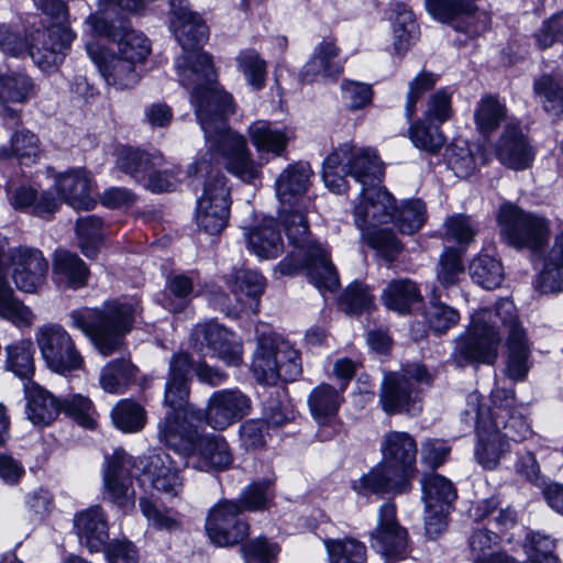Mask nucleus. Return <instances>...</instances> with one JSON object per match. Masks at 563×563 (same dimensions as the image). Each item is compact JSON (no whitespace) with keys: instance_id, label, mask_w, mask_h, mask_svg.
Segmentation results:
<instances>
[{"instance_id":"f257e3e1","label":"nucleus","mask_w":563,"mask_h":563,"mask_svg":"<svg viewBox=\"0 0 563 563\" xmlns=\"http://www.w3.org/2000/svg\"><path fill=\"white\" fill-rule=\"evenodd\" d=\"M176 71L180 85L190 90V101L209 150L224 159L228 172L243 181H254L261 167L253 161L244 136L227 125L225 118L234 112V104L216 80L210 55L202 51L184 52L176 59Z\"/></svg>"},{"instance_id":"f03ea898","label":"nucleus","mask_w":563,"mask_h":563,"mask_svg":"<svg viewBox=\"0 0 563 563\" xmlns=\"http://www.w3.org/2000/svg\"><path fill=\"white\" fill-rule=\"evenodd\" d=\"M497 320L508 331L505 374L514 382L523 380L530 371V347L516 306L509 299L498 300L494 311L482 308L473 314L471 332L456 341L454 361L459 366L474 362L493 364L497 360L500 341Z\"/></svg>"},{"instance_id":"7ed1b4c3","label":"nucleus","mask_w":563,"mask_h":563,"mask_svg":"<svg viewBox=\"0 0 563 563\" xmlns=\"http://www.w3.org/2000/svg\"><path fill=\"white\" fill-rule=\"evenodd\" d=\"M137 303L112 300L100 308L84 307L69 312L70 325L82 331L102 356L119 352L125 335L132 330Z\"/></svg>"},{"instance_id":"20e7f679","label":"nucleus","mask_w":563,"mask_h":563,"mask_svg":"<svg viewBox=\"0 0 563 563\" xmlns=\"http://www.w3.org/2000/svg\"><path fill=\"white\" fill-rule=\"evenodd\" d=\"M194 427L180 422L174 413L165 416L158 424V438L166 446L187 456L192 467L205 471H223L233 462L229 443L222 435L205 434L192 438Z\"/></svg>"},{"instance_id":"39448f33","label":"nucleus","mask_w":563,"mask_h":563,"mask_svg":"<svg viewBox=\"0 0 563 563\" xmlns=\"http://www.w3.org/2000/svg\"><path fill=\"white\" fill-rule=\"evenodd\" d=\"M383 175V165L376 153L371 148L357 147L353 143H344L331 152L323 163V180L325 186L335 194L347 189L350 176L362 188L375 186Z\"/></svg>"},{"instance_id":"423d86ee","label":"nucleus","mask_w":563,"mask_h":563,"mask_svg":"<svg viewBox=\"0 0 563 563\" xmlns=\"http://www.w3.org/2000/svg\"><path fill=\"white\" fill-rule=\"evenodd\" d=\"M256 347L251 369L261 384L276 385L279 380H295L301 375L298 352L267 327L256 329Z\"/></svg>"},{"instance_id":"0eeeda50","label":"nucleus","mask_w":563,"mask_h":563,"mask_svg":"<svg viewBox=\"0 0 563 563\" xmlns=\"http://www.w3.org/2000/svg\"><path fill=\"white\" fill-rule=\"evenodd\" d=\"M75 35L65 25L54 24L46 30L36 31L29 44L19 33L8 26H0V49L10 56L20 57L29 54L33 62L46 70L63 62L65 51Z\"/></svg>"},{"instance_id":"6e6552de","label":"nucleus","mask_w":563,"mask_h":563,"mask_svg":"<svg viewBox=\"0 0 563 563\" xmlns=\"http://www.w3.org/2000/svg\"><path fill=\"white\" fill-rule=\"evenodd\" d=\"M395 211L394 197L377 186L362 188L353 202V217L363 242L369 246H397L399 242L387 225Z\"/></svg>"},{"instance_id":"1a4fd4ad","label":"nucleus","mask_w":563,"mask_h":563,"mask_svg":"<svg viewBox=\"0 0 563 563\" xmlns=\"http://www.w3.org/2000/svg\"><path fill=\"white\" fill-rule=\"evenodd\" d=\"M432 380L433 375L419 363L408 364L399 372L386 374L379 395L383 410L389 415L418 413L421 410L420 393L423 387H429Z\"/></svg>"},{"instance_id":"9d476101","label":"nucleus","mask_w":563,"mask_h":563,"mask_svg":"<svg viewBox=\"0 0 563 563\" xmlns=\"http://www.w3.org/2000/svg\"><path fill=\"white\" fill-rule=\"evenodd\" d=\"M209 161L202 158L190 167L194 174H208L202 196L197 202L196 221L198 228L209 235H218L227 227L230 202L225 178L216 173L211 175Z\"/></svg>"},{"instance_id":"9b49d317","label":"nucleus","mask_w":563,"mask_h":563,"mask_svg":"<svg viewBox=\"0 0 563 563\" xmlns=\"http://www.w3.org/2000/svg\"><path fill=\"white\" fill-rule=\"evenodd\" d=\"M482 399L481 394L471 393L466 398V408L461 416L466 423L475 424L478 437L475 446L477 462L486 470H495L500 460L510 452V443L501 431L495 429L486 420Z\"/></svg>"},{"instance_id":"f8f14e48","label":"nucleus","mask_w":563,"mask_h":563,"mask_svg":"<svg viewBox=\"0 0 563 563\" xmlns=\"http://www.w3.org/2000/svg\"><path fill=\"white\" fill-rule=\"evenodd\" d=\"M35 342L43 360L53 372L66 374L84 367V357L63 325L45 323L38 327Z\"/></svg>"},{"instance_id":"ddd939ff","label":"nucleus","mask_w":563,"mask_h":563,"mask_svg":"<svg viewBox=\"0 0 563 563\" xmlns=\"http://www.w3.org/2000/svg\"><path fill=\"white\" fill-rule=\"evenodd\" d=\"M8 269L20 290L33 294L44 286L48 263L38 249H0V287Z\"/></svg>"},{"instance_id":"4468645a","label":"nucleus","mask_w":563,"mask_h":563,"mask_svg":"<svg viewBox=\"0 0 563 563\" xmlns=\"http://www.w3.org/2000/svg\"><path fill=\"white\" fill-rule=\"evenodd\" d=\"M278 269L283 275L306 269L310 283L321 291L332 292L340 286L338 272L324 249H296L278 264Z\"/></svg>"},{"instance_id":"2eb2a0df","label":"nucleus","mask_w":563,"mask_h":563,"mask_svg":"<svg viewBox=\"0 0 563 563\" xmlns=\"http://www.w3.org/2000/svg\"><path fill=\"white\" fill-rule=\"evenodd\" d=\"M498 224L503 235L514 245L542 246L549 242V222L543 217L528 213L512 203L499 208Z\"/></svg>"},{"instance_id":"dca6fc26","label":"nucleus","mask_w":563,"mask_h":563,"mask_svg":"<svg viewBox=\"0 0 563 563\" xmlns=\"http://www.w3.org/2000/svg\"><path fill=\"white\" fill-rule=\"evenodd\" d=\"M247 395L236 388L218 390L211 395L206 411L192 410L191 419L206 421L214 430H224L251 412Z\"/></svg>"},{"instance_id":"f3484780","label":"nucleus","mask_w":563,"mask_h":563,"mask_svg":"<svg viewBox=\"0 0 563 563\" xmlns=\"http://www.w3.org/2000/svg\"><path fill=\"white\" fill-rule=\"evenodd\" d=\"M514 389L495 388L492 391V407H484V415L490 426L498 431L505 430L506 440L523 441L532 434L530 424L516 408Z\"/></svg>"},{"instance_id":"a211bd4d","label":"nucleus","mask_w":563,"mask_h":563,"mask_svg":"<svg viewBox=\"0 0 563 563\" xmlns=\"http://www.w3.org/2000/svg\"><path fill=\"white\" fill-rule=\"evenodd\" d=\"M242 507L234 500H222L210 511L206 520V532L212 543L232 547L250 533V526L242 517Z\"/></svg>"},{"instance_id":"6ab92c4d","label":"nucleus","mask_w":563,"mask_h":563,"mask_svg":"<svg viewBox=\"0 0 563 563\" xmlns=\"http://www.w3.org/2000/svg\"><path fill=\"white\" fill-rule=\"evenodd\" d=\"M192 347L202 353L213 352L228 365L239 366L242 363V344L239 338L217 322L198 323L190 333Z\"/></svg>"},{"instance_id":"aec40b11","label":"nucleus","mask_w":563,"mask_h":563,"mask_svg":"<svg viewBox=\"0 0 563 563\" xmlns=\"http://www.w3.org/2000/svg\"><path fill=\"white\" fill-rule=\"evenodd\" d=\"M192 362L188 353L175 354L169 361V373L165 384L164 404L172 410L166 413H174L180 422L191 419V411L199 410L189 404V383Z\"/></svg>"},{"instance_id":"412c9836","label":"nucleus","mask_w":563,"mask_h":563,"mask_svg":"<svg viewBox=\"0 0 563 563\" xmlns=\"http://www.w3.org/2000/svg\"><path fill=\"white\" fill-rule=\"evenodd\" d=\"M372 548L389 561L402 560L407 553L408 533L396 517V506L386 503L379 508L377 527L371 534Z\"/></svg>"},{"instance_id":"4be33fe9","label":"nucleus","mask_w":563,"mask_h":563,"mask_svg":"<svg viewBox=\"0 0 563 563\" xmlns=\"http://www.w3.org/2000/svg\"><path fill=\"white\" fill-rule=\"evenodd\" d=\"M382 462L390 472H397L412 482L416 473L417 442L412 435L401 431H389L383 435L380 442Z\"/></svg>"},{"instance_id":"5701e85b","label":"nucleus","mask_w":563,"mask_h":563,"mask_svg":"<svg viewBox=\"0 0 563 563\" xmlns=\"http://www.w3.org/2000/svg\"><path fill=\"white\" fill-rule=\"evenodd\" d=\"M132 465V456L120 450L106 460L103 467L104 495L120 507L134 505L131 476Z\"/></svg>"},{"instance_id":"b1692460","label":"nucleus","mask_w":563,"mask_h":563,"mask_svg":"<svg viewBox=\"0 0 563 563\" xmlns=\"http://www.w3.org/2000/svg\"><path fill=\"white\" fill-rule=\"evenodd\" d=\"M170 29L184 52L201 51L208 38V26L185 0H170Z\"/></svg>"},{"instance_id":"393cba45","label":"nucleus","mask_w":563,"mask_h":563,"mask_svg":"<svg viewBox=\"0 0 563 563\" xmlns=\"http://www.w3.org/2000/svg\"><path fill=\"white\" fill-rule=\"evenodd\" d=\"M498 161L512 170H525L532 166L536 150L518 124L508 123L495 146Z\"/></svg>"},{"instance_id":"a878e982","label":"nucleus","mask_w":563,"mask_h":563,"mask_svg":"<svg viewBox=\"0 0 563 563\" xmlns=\"http://www.w3.org/2000/svg\"><path fill=\"white\" fill-rule=\"evenodd\" d=\"M87 53L109 85L130 88L139 81L135 65L121 55L111 54L96 43H88Z\"/></svg>"},{"instance_id":"bb28decb","label":"nucleus","mask_w":563,"mask_h":563,"mask_svg":"<svg viewBox=\"0 0 563 563\" xmlns=\"http://www.w3.org/2000/svg\"><path fill=\"white\" fill-rule=\"evenodd\" d=\"M55 189L71 208L90 210L96 201L91 197L93 179L84 168H73L55 175Z\"/></svg>"},{"instance_id":"cd10ccee","label":"nucleus","mask_w":563,"mask_h":563,"mask_svg":"<svg viewBox=\"0 0 563 563\" xmlns=\"http://www.w3.org/2000/svg\"><path fill=\"white\" fill-rule=\"evenodd\" d=\"M90 271L75 252L56 249L52 255V280L59 289L77 290L88 285Z\"/></svg>"},{"instance_id":"c85d7f7f","label":"nucleus","mask_w":563,"mask_h":563,"mask_svg":"<svg viewBox=\"0 0 563 563\" xmlns=\"http://www.w3.org/2000/svg\"><path fill=\"white\" fill-rule=\"evenodd\" d=\"M340 48L333 38H323L319 42L310 59L302 68L301 77L305 81L336 78L343 71V64L339 58Z\"/></svg>"},{"instance_id":"c756f323","label":"nucleus","mask_w":563,"mask_h":563,"mask_svg":"<svg viewBox=\"0 0 563 563\" xmlns=\"http://www.w3.org/2000/svg\"><path fill=\"white\" fill-rule=\"evenodd\" d=\"M74 527L80 543L90 552L103 550L109 540V527L100 506H92L77 514Z\"/></svg>"},{"instance_id":"7c9ffc66","label":"nucleus","mask_w":563,"mask_h":563,"mask_svg":"<svg viewBox=\"0 0 563 563\" xmlns=\"http://www.w3.org/2000/svg\"><path fill=\"white\" fill-rule=\"evenodd\" d=\"M97 11L91 13L86 23L95 35H113L118 19H125L118 11L139 13L144 8L143 0H97Z\"/></svg>"},{"instance_id":"2f4dec72","label":"nucleus","mask_w":563,"mask_h":563,"mask_svg":"<svg viewBox=\"0 0 563 563\" xmlns=\"http://www.w3.org/2000/svg\"><path fill=\"white\" fill-rule=\"evenodd\" d=\"M352 488L361 495L402 494L411 488V483L397 472H390L386 464L382 462L367 474L354 481Z\"/></svg>"},{"instance_id":"473e14b6","label":"nucleus","mask_w":563,"mask_h":563,"mask_svg":"<svg viewBox=\"0 0 563 563\" xmlns=\"http://www.w3.org/2000/svg\"><path fill=\"white\" fill-rule=\"evenodd\" d=\"M144 475L154 489L168 496H178L183 489L178 468L166 452H158L147 459L144 464Z\"/></svg>"},{"instance_id":"72a5a7b5","label":"nucleus","mask_w":563,"mask_h":563,"mask_svg":"<svg viewBox=\"0 0 563 563\" xmlns=\"http://www.w3.org/2000/svg\"><path fill=\"white\" fill-rule=\"evenodd\" d=\"M311 174L310 166L302 162L289 165L279 174L275 186L283 209L294 208L297 200L305 195Z\"/></svg>"},{"instance_id":"f704fd0d","label":"nucleus","mask_w":563,"mask_h":563,"mask_svg":"<svg viewBox=\"0 0 563 563\" xmlns=\"http://www.w3.org/2000/svg\"><path fill=\"white\" fill-rule=\"evenodd\" d=\"M247 133L252 144L260 154L279 157L286 151L290 136L285 130L277 129L271 122L258 120L253 122Z\"/></svg>"},{"instance_id":"c9c22d12","label":"nucleus","mask_w":563,"mask_h":563,"mask_svg":"<svg viewBox=\"0 0 563 563\" xmlns=\"http://www.w3.org/2000/svg\"><path fill=\"white\" fill-rule=\"evenodd\" d=\"M117 21L115 34L100 36L118 42L120 55L134 65L143 62L151 51L147 38L142 33L134 31L128 19H118Z\"/></svg>"},{"instance_id":"e433bc0d","label":"nucleus","mask_w":563,"mask_h":563,"mask_svg":"<svg viewBox=\"0 0 563 563\" xmlns=\"http://www.w3.org/2000/svg\"><path fill=\"white\" fill-rule=\"evenodd\" d=\"M345 384L338 389L327 383L314 387L309 397L308 406L312 417L320 423H329L338 413L343 402Z\"/></svg>"},{"instance_id":"4c0bfd02","label":"nucleus","mask_w":563,"mask_h":563,"mask_svg":"<svg viewBox=\"0 0 563 563\" xmlns=\"http://www.w3.org/2000/svg\"><path fill=\"white\" fill-rule=\"evenodd\" d=\"M162 164L161 154L150 155L131 147H121L117 151V167L137 183L145 181L146 175Z\"/></svg>"},{"instance_id":"58836bf2","label":"nucleus","mask_w":563,"mask_h":563,"mask_svg":"<svg viewBox=\"0 0 563 563\" xmlns=\"http://www.w3.org/2000/svg\"><path fill=\"white\" fill-rule=\"evenodd\" d=\"M26 415L34 424H49L62 411L60 401L38 385L26 390Z\"/></svg>"},{"instance_id":"ea45409f","label":"nucleus","mask_w":563,"mask_h":563,"mask_svg":"<svg viewBox=\"0 0 563 563\" xmlns=\"http://www.w3.org/2000/svg\"><path fill=\"white\" fill-rule=\"evenodd\" d=\"M472 279L485 289L498 288L505 277L504 266L499 258L487 250H482L468 265Z\"/></svg>"},{"instance_id":"a19ab883","label":"nucleus","mask_w":563,"mask_h":563,"mask_svg":"<svg viewBox=\"0 0 563 563\" xmlns=\"http://www.w3.org/2000/svg\"><path fill=\"white\" fill-rule=\"evenodd\" d=\"M137 368L128 358L108 362L99 375L100 387L109 394H122L136 377Z\"/></svg>"},{"instance_id":"79ce46f5","label":"nucleus","mask_w":563,"mask_h":563,"mask_svg":"<svg viewBox=\"0 0 563 563\" xmlns=\"http://www.w3.org/2000/svg\"><path fill=\"white\" fill-rule=\"evenodd\" d=\"M421 486L426 509H450L457 496L452 482L440 474H426L421 479Z\"/></svg>"},{"instance_id":"37998d69","label":"nucleus","mask_w":563,"mask_h":563,"mask_svg":"<svg viewBox=\"0 0 563 563\" xmlns=\"http://www.w3.org/2000/svg\"><path fill=\"white\" fill-rule=\"evenodd\" d=\"M382 299L389 310L407 313L413 303L421 300V295L412 280L398 279L387 285Z\"/></svg>"},{"instance_id":"c03bdc74","label":"nucleus","mask_w":563,"mask_h":563,"mask_svg":"<svg viewBox=\"0 0 563 563\" xmlns=\"http://www.w3.org/2000/svg\"><path fill=\"white\" fill-rule=\"evenodd\" d=\"M10 201L15 209L31 207L33 213L43 218L56 212L60 206L59 200L52 192L44 191L36 197L35 190L25 186L15 189L10 196Z\"/></svg>"},{"instance_id":"a18cd8bd","label":"nucleus","mask_w":563,"mask_h":563,"mask_svg":"<svg viewBox=\"0 0 563 563\" xmlns=\"http://www.w3.org/2000/svg\"><path fill=\"white\" fill-rule=\"evenodd\" d=\"M114 427L125 433L141 431L146 424V411L142 405L131 399H122L111 410Z\"/></svg>"},{"instance_id":"49530a36","label":"nucleus","mask_w":563,"mask_h":563,"mask_svg":"<svg viewBox=\"0 0 563 563\" xmlns=\"http://www.w3.org/2000/svg\"><path fill=\"white\" fill-rule=\"evenodd\" d=\"M543 266L538 276V287L543 292L563 291V249H541Z\"/></svg>"},{"instance_id":"de8ad7c7","label":"nucleus","mask_w":563,"mask_h":563,"mask_svg":"<svg viewBox=\"0 0 563 563\" xmlns=\"http://www.w3.org/2000/svg\"><path fill=\"white\" fill-rule=\"evenodd\" d=\"M283 210L285 212L284 231L289 246H320L309 231L307 219L300 209Z\"/></svg>"},{"instance_id":"09e8293b","label":"nucleus","mask_w":563,"mask_h":563,"mask_svg":"<svg viewBox=\"0 0 563 563\" xmlns=\"http://www.w3.org/2000/svg\"><path fill=\"white\" fill-rule=\"evenodd\" d=\"M0 317L18 327H31L35 319L32 310L14 296L8 282L0 287Z\"/></svg>"},{"instance_id":"8fccbe9b","label":"nucleus","mask_w":563,"mask_h":563,"mask_svg":"<svg viewBox=\"0 0 563 563\" xmlns=\"http://www.w3.org/2000/svg\"><path fill=\"white\" fill-rule=\"evenodd\" d=\"M331 563H367L366 547L354 538L324 540Z\"/></svg>"},{"instance_id":"3c124183","label":"nucleus","mask_w":563,"mask_h":563,"mask_svg":"<svg viewBox=\"0 0 563 563\" xmlns=\"http://www.w3.org/2000/svg\"><path fill=\"white\" fill-rule=\"evenodd\" d=\"M393 20L394 48L398 54L406 52L415 38L417 24L412 11L404 3L394 7Z\"/></svg>"},{"instance_id":"603ef678","label":"nucleus","mask_w":563,"mask_h":563,"mask_svg":"<svg viewBox=\"0 0 563 563\" xmlns=\"http://www.w3.org/2000/svg\"><path fill=\"white\" fill-rule=\"evenodd\" d=\"M427 219L426 206L419 199L408 200L398 209L395 206L390 221L402 234H413L419 231Z\"/></svg>"},{"instance_id":"864d4df0","label":"nucleus","mask_w":563,"mask_h":563,"mask_svg":"<svg viewBox=\"0 0 563 563\" xmlns=\"http://www.w3.org/2000/svg\"><path fill=\"white\" fill-rule=\"evenodd\" d=\"M464 249H445L435 268L437 279L443 287H450L460 282L464 274Z\"/></svg>"},{"instance_id":"5fc2aeb1","label":"nucleus","mask_w":563,"mask_h":563,"mask_svg":"<svg viewBox=\"0 0 563 563\" xmlns=\"http://www.w3.org/2000/svg\"><path fill=\"white\" fill-rule=\"evenodd\" d=\"M140 508L156 530L175 532L183 528L181 515L172 508H161L146 498L140 499Z\"/></svg>"},{"instance_id":"6e6d98bb","label":"nucleus","mask_w":563,"mask_h":563,"mask_svg":"<svg viewBox=\"0 0 563 563\" xmlns=\"http://www.w3.org/2000/svg\"><path fill=\"white\" fill-rule=\"evenodd\" d=\"M34 92L32 79L23 73H8L0 76V100L21 103Z\"/></svg>"},{"instance_id":"4d7b16f0","label":"nucleus","mask_w":563,"mask_h":563,"mask_svg":"<svg viewBox=\"0 0 563 563\" xmlns=\"http://www.w3.org/2000/svg\"><path fill=\"white\" fill-rule=\"evenodd\" d=\"M232 292L242 301V297L258 299L265 288V278L255 271L238 269L228 278Z\"/></svg>"},{"instance_id":"13d9d810","label":"nucleus","mask_w":563,"mask_h":563,"mask_svg":"<svg viewBox=\"0 0 563 563\" xmlns=\"http://www.w3.org/2000/svg\"><path fill=\"white\" fill-rule=\"evenodd\" d=\"M34 350L30 340H20L7 347V367L20 378L34 373Z\"/></svg>"},{"instance_id":"bf43d9fd","label":"nucleus","mask_w":563,"mask_h":563,"mask_svg":"<svg viewBox=\"0 0 563 563\" xmlns=\"http://www.w3.org/2000/svg\"><path fill=\"white\" fill-rule=\"evenodd\" d=\"M534 92L541 98L547 112L563 114V84L550 75H543L534 81Z\"/></svg>"},{"instance_id":"052dcab7","label":"nucleus","mask_w":563,"mask_h":563,"mask_svg":"<svg viewBox=\"0 0 563 563\" xmlns=\"http://www.w3.org/2000/svg\"><path fill=\"white\" fill-rule=\"evenodd\" d=\"M235 59L247 84L255 90L262 89L266 80L267 65L260 54L254 49H244Z\"/></svg>"},{"instance_id":"680f3d73","label":"nucleus","mask_w":563,"mask_h":563,"mask_svg":"<svg viewBox=\"0 0 563 563\" xmlns=\"http://www.w3.org/2000/svg\"><path fill=\"white\" fill-rule=\"evenodd\" d=\"M506 117V107L493 96H485L475 110V123L482 133L495 131Z\"/></svg>"},{"instance_id":"e2e57ef3","label":"nucleus","mask_w":563,"mask_h":563,"mask_svg":"<svg viewBox=\"0 0 563 563\" xmlns=\"http://www.w3.org/2000/svg\"><path fill=\"white\" fill-rule=\"evenodd\" d=\"M555 541L540 532H529L526 537L525 551L531 563H560L554 554Z\"/></svg>"},{"instance_id":"0e129e2a","label":"nucleus","mask_w":563,"mask_h":563,"mask_svg":"<svg viewBox=\"0 0 563 563\" xmlns=\"http://www.w3.org/2000/svg\"><path fill=\"white\" fill-rule=\"evenodd\" d=\"M374 301L366 285L354 282L349 285L340 297L341 309L349 314H360L368 311Z\"/></svg>"},{"instance_id":"69168bd1","label":"nucleus","mask_w":563,"mask_h":563,"mask_svg":"<svg viewBox=\"0 0 563 563\" xmlns=\"http://www.w3.org/2000/svg\"><path fill=\"white\" fill-rule=\"evenodd\" d=\"M409 136L416 147L429 153L439 152L445 142L439 126H430L423 122L412 124Z\"/></svg>"},{"instance_id":"338daca9","label":"nucleus","mask_w":563,"mask_h":563,"mask_svg":"<svg viewBox=\"0 0 563 563\" xmlns=\"http://www.w3.org/2000/svg\"><path fill=\"white\" fill-rule=\"evenodd\" d=\"M424 316L430 328L437 333L448 331L460 320L456 309L439 301H431L426 308Z\"/></svg>"},{"instance_id":"774afa93","label":"nucleus","mask_w":563,"mask_h":563,"mask_svg":"<svg viewBox=\"0 0 563 563\" xmlns=\"http://www.w3.org/2000/svg\"><path fill=\"white\" fill-rule=\"evenodd\" d=\"M62 404V411L75 419L85 428H93V406L89 398L81 395H73L65 398Z\"/></svg>"}]
</instances>
